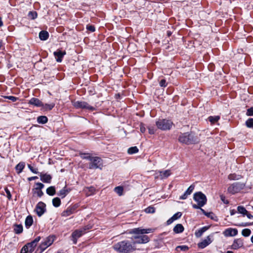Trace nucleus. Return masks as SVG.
<instances>
[{"instance_id": "1", "label": "nucleus", "mask_w": 253, "mask_h": 253, "mask_svg": "<svg viewBox=\"0 0 253 253\" xmlns=\"http://www.w3.org/2000/svg\"><path fill=\"white\" fill-rule=\"evenodd\" d=\"M153 231V229L152 228H135L129 230L128 233L135 234L130 238L132 243L135 246L137 244H145L148 242L149 241L148 236L144 234L152 232Z\"/></svg>"}, {"instance_id": "2", "label": "nucleus", "mask_w": 253, "mask_h": 253, "mask_svg": "<svg viewBox=\"0 0 253 253\" xmlns=\"http://www.w3.org/2000/svg\"><path fill=\"white\" fill-rule=\"evenodd\" d=\"M113 248L118 253H130L136 250L135 246L131 241L125 240L115 244Z\"/></svg>"}, {"instance_id": "3", "label": "nucleus", "mask_w": 253, "mask_h": 253, "mask_svg": "<svg viewBox=\"0 0 253 253\" xmlns=\"http://www.w3.org/2000/svg\"><path fill=\"white\" fill-rule=\"evenodd\" d=\"M178 141L180 143L190 145L199 142L198 138L191 132L180 133L178 136Z\"/></svg>"}, {"instance_id": "4", "label": "nucleus", "mask_w": 253, "mask_h": 253, "mask_svg": "<svg viewBox=\"0 0 253 253\" xmlns=\"http://www.w3.org/2000/svg\"><path fill=\"white\" fill-rule=\"evenodd\" d=\"M158 128L162 130H168L171 128L173 126L172 121L167 119H159L156 122Z\"/></svg>"}, {"instance_id": "5", "label": "nucleus", "mask_w": 253, "mask_h": 253, "mask_svg": "<svg viewBox=\"0 0 253 253\" xmlns=\"http://www.w3.org/2000/svg\"><path fill=\"white\" fill-rule=\"evenodd\" d=\"M103 166L102 159L99 157H93L89 164L88 168L89 169H101Z\"/></svg>"}, {"instance_id": "6", "label": "nucleus", "mask_w": 253, "mask_h": 253, "mask_svg": "<svg viewBox=\"0 0 253 253\" xmlns=\"http://www.w3.org/2000/svg\"><path fill=\"white\" fill-rule=\"evenodd\" d=\"M193 199L197 204L204 206L207 202L206 196L202 192H197L193 195Z\"/></svg>"}, {"instance_id": "7", "label": "nucleus", "mask_w": 253, "mask_h": 253, "mask_svg": "<svg viewBox=\"0 0 253 253\" xmlns=\"http://www.w3.org/2000/svg\"><path fill=\"white\" fill-rule=\"evenodd\" d=\"M245 187V183L235 182L228 188V192L232 194L238 193Z\"/></svg>"}, {"instance_id": "8", "label": "nucleus", "mask_w": 253, "mask_h": 253, "mask_svg": "<svg viewBox=\"0 0 253 253\" xmlns=\"http://www.w3.org/2000/svg\"><path fill=\"white\" fill-rule=\"evenodd\" d=\"M74 106L77 109H86L90 111H94L95 108L90 106L87 103L82 101H77L74 102Z\"/></svg>"}, {"instance_id": "9", "label": "nucleus", "mask_w": 253, "mask_h": 253, "mask_svg": "<svg viewBox=\"0 0 253 253\" xmlns=\"http://www.w3.org/2000/svg\"><path fill=\"white\" fill-rule=\"evenodd\" d=\"M54 241L53 238L52 236H48L42 242L39 246V249L41 250V252H43L48 247L51 245Z\"/></svg>"}, {"instance_id": "10", "label": "nucleus", "mask_w": 253, "mask_h": 253, "mask_svg": "<svg viewBox=\"0 0 253 253\" xmlns=\"http://www.w3.org/2000/svg\"><path fill=\"white\" fill-rule=\"evenodd\" d=\"M35 211L38 216L41 217L46 211V205L42 202H39L36 206Z\"/></svg>"}, {"instance_id": "11", "label": "nucleus", "mask_w": 253, "mask_h": 253, "mask_svg": "<svg viewBox=\"0 0 253 253\" xmlns=\"http://www.w3.org/2000/svg\"><path fill=\"white\" fill-rule=\"evenodd\" d=\"M84 234V231L81 229L76 230L74 231L72 234L74 244H76L77 242V239L81 237Z\"/></svg>"}, {"instance_id": "12", "label": "nucleus", "mask_w": 253, "mask_h": 253, "mask_svg": "<svg viewBox=\"0 0 253 253\" xmlns=\"http://www.w3.org/2000/svg\"><path fill=\"white\" fill-rule=\"evenodd\" d=\"M65 51H62L60 49H57L54 51L53 54L56 58L57 62H61L62 61L63 56L66 54Z\"/></svg>"}, {"instance_id": "13", "label": "nucleus", "mask_w": 253, "mask_h": 253, "mask_svg": "<svg viewBox=\"0 0 253 253\" xmlns=\"http://www.w3.org/2000/svg\"><path fill=\"white\" fill-rule=\"evenodd\" d=\"M244 246V242L243 239L241 238L235 239L231 246V249L233 250H237L242 248Z\"/></svg>"}, {"instance_id": "14", "label": "nucleus", "mask_w": 253, "mask_h": 253, "mask_svg": "<svg viewBox=\"0 0 253 253\" xmlns=\"http://www.w3.org/2000/svg\"><path fill=\"white\" fill-rule=\"evenodd\" d=\"M195 188V185L194 184L191 185L187 189V190L184 193V194L179 197L180 200H185L187 198L188 196L190 195Z\"/></svg>"}, {"instance_id": "15", "label": "nucleus", "mask_w": 253, "mask_h": 253, "mask_svg": "<svg viewBox=\"0 0 253 253\" xmlns=\"http://www.w3.org/2000/svg\"><path fill=\"white\" fill-rule=\"evenodd\" d=\"M211 242L212 241L211 240L210 236H208L205 240L198 244V247L199 248L204 249L208 246L209 244H210Z\"/></svg>"}, {"instance_id": "16", "label": "nucleus", "mask_w": 253, "mask_h": 253, "mask_svg": "<svg viewBox=\"0 0 253 253\" xmlns=\"http://www.w3.org/2000/svg\"><path fill=\"white\" fill-rule=\"evenodd\" d=\"M29 104L36 107H42L43 103L38 98L33 97L29 101Z\"/></svg>"}, {"instance_id": "17", "label": "nucleus", "mask_w": 253, "mask_h": 253, "mask_svg": "<svg viewBox=\"0 0 253 253\" xmlns=\"http://www.w3.org/2000/svg\"><path fill=\"white\" fill-rule=\"evenodd\" d=\"M41 180L44 183H50L52 179V177L50 174H40Z\"/></svg>"}, {"instance_id": "18", "label": "nucleus", "mask_w": 253, "mask_h": 253, "mask_svg": "<svg viewBox=\"0 0 253 253\" xmlns=\"http://www.w3.org/2000/svg\"><path fill=\"white\" fill-rule=\"evenodd\" d=\"M238 234V230L236 228H228L225 231V235L227 236H235Z\"/></svg>"}, {"instance_id": "19", "label": "nucleus", "mask_w": 253, "mask_h": 253, "mask_svg": "<svg viewBox=\"0 0 253 253\" xmlns=\"http://www.w3.org/2000/svg\"><path fill=\"white\" fill-rule=\"evenodd\" d=\"M182 215V213L180 212H177L174 214L173 215V216L170 217L169 219L167 221V223L168 225H169L171 224L174 220L179 218L181 217Z\"/></svg>"}, {"instance_id": "20", "label": "nucleus", "mask_w": 253, "mask_h": 253, "mask_svg": "<svg viewBox=\"0 0 253 253\" xmlns=\"http://www.w3.org/2000/svg\"><path fill=\"white\" fill-rule=\"evenodd\" d=\"M70 189H68L66 186H65L63 189L59 191L57 193V195L62 198H64L70 192Z\"/></svg>"}, {"instance_id": "21", "label": "nucleus", "mask_w": 253, "mask_h": 253, "mask_svg": "<svg viewBox=\"0 0 253 253\" xmlns=\"http://www.w3.org/2000/svg\"><path fill=\"white\" fill-rule=\"evenodd\" d=\"M75 210V209L73 207H68L66 210L64 211L62 213L61 215L62 216H68L72 214L74 211Z\"/></svg>"}, {"instance_id": "22", "label": "nucleus", "mask_w": 253, "mask_h": 253, "mask_svg": "<svg viewBox=\"0 0 253 253\" xmlns=\"http://www.w3.org/2000/svg\"><path fill=\"white\" fill-rule=\"evenodd\" d=\"M33 223V219L31 215L27 216L25 221V227L27 228H29Z\"/></svg>"}, {"instance_id": "23", "label": "nucleus", "mask_w": 253, "mask_h": 253, "mask_svg": "<svg viewBox=\"0 0 253 253\" xmlns=\"http://www.w3.org/2000/svg\"><path fill=\"white\" fill-rule=\"evenodd\" d=\"M209 229V227L208 226H204L197 231H196L195 233V235L197 237H200L203 234L206 232L208 229Z\"/></svg>"}, {"instance_id": "24", "label": "nucleus", "mask_w": 253, "mask_h": 253, "mask_svg": "<svg viewBox=\"0 0 253 253\" xmlns=\"http://www.w3.org/2000/svg\"><path fill=\"white\" fill-rule=\"evenodd\" d=\"M184 227L181 224H176L173 228V232L175 233H181L184 231Z\"/></svg>"}, {"instance_id": "25", "label": "nucleus", "mask_w": 253, "mask_h": 253, "mask_svg": "<svg viewBox=\"0 0 253 253\" xmlns=\"http://www.w3.org/2000/svg\"><path fill=\"white\" fill-rule=\"evenodd\" d=\"M49 37L48 33L46 31H42L39 33V38L42 41L46 40Z\"/></svg>"}, {"instance_id": "26", "label": "nucleus", "mask_w": 253, "mask_h": 253, "mask_svg": "<svg viewBox=\"0 0 253 253\" xmlns=\"http://www.w3.org/2000/svg\"><path fill=\"white\" fill-rule=\"evenodd\" d=\"M25 167V163L24 162H20L15 167L16 170L18 173H21Z\"/></svg>"}, {"instance_id": "27", "label": "nucleus", "mask_w": 253, "mask_h": 253, "mask_svg": "<svg viewBox=\"0 0 253 253\" xmlns=\"http://www.w3.org/2000/svg\"><path fill=\"white\" fill-rule=\"evenodd\" d=\"M14 231L16 234H19L23 232V226L22 224H15Z\"/></svg>"}, {"instance_id": "28", "label": "nucleus", "mask_w": 253, "mask_h": 253, "mask_svg": "<svg viewBox=\"0 0 253 253\" xmlns=\"http://www.w3.org/2000/svg\"><path fill=\"white\" fill-rule=\"evenodd\" d=\"M160 176L162 179L166 178L169 176L171 173L170 170H166L164 171H160Z\"/></svg>"}, {"instance_id": "29", "label": "nucleus", "mask_w": 253, "mask_h": 253, "mask_svg": "<svg viewBox=\"0 0 253 253\" xmlns=\"http://www.w3.org/2000/svg\"><path fill=\"white\" fill-rule=\"evenodd\" d=\"M48 121L47 118L45 116H40L37 118V122L40 124H44Z\"/></svg>"}, {"instance_id": "30", "label": "nucleus", "mask_w": 253, "mask_h": 253, "mask_svg": "<svg viewBox=\"0 0 253 253\" xmlns=\"http://www.w3.org/2000/svg\"><path fill=\"white\" fill-rule=\"evenodd\" d=\"M46 192L48 195L53 196L56 193L55 188L54 186H51L46 189Z\"/></svg>"}, {"instance_id": "31", "label": "nucleus", "mask_w": 253, "mask_h": 253, "mask_svg": "<svg viewBox=\"0 0 253 253\" xmlns=\"http://www.w3.org/2000/svg\"><path fill=\"white\" fill-rule=\"evenodd\" d=\"M52 205L54 207H59L61 205V200L59 198L56 197L52 199Z\"/></svg>"}, {"instance_id": "32", "label": "nucleus", "mask_w": 253, "mask_h": 253, "mask_svg": "<svg viewBox=\"0 0 253 253\" xmlns=\"http://www.w3.org/2000/svg\"><path fill=\"white\" fill-rule=\"evenodd\" d=\"M219 119L220 117L219 116H210L208 118V120L211 123V124H214L218 122Z\"/></svg>"}, {"instance_id": "33", "label": "nucleus", "mask_w": 253, "mask_h": 253, "mask_svg": "<svg viewBox=\"0 0 253 253\" xmlns=\"http://www.w3.org/2000/svg\"><path fill=\"white\" fill-rule=\"evenodd\" d=\"M55 106L54 103L51 104H43V106H42V108L44 110H51Z\"/></svg>"}, {"instance_id": "34", "label": "nucleus", "mask_w": 253, "mask_h": 253, "mask_svg": "<svg viewBox=\"0 0 253 253\" xmlns=\"http://www.w3.org/2000/svg\"><path fill=\"white\" fill-rule=\"evenodd\" d=\"M138 152V149L136 146L130 147L127 150V153L129 154H133Z\"/></svg>"}, {"instance_id": "35", "label": "nucleus", "mask_w": 253, "mask_h": 253, "mask_svg": "<svg viewBox=\"0 0 253 253\" xmlns=\"http://www.w3.org/2000/svg\"><path fill=\"white\" fill-rule=\"evenodd\" d=\"M32 243L33 242L32 241L30 243L26 244V246L29 249V252L30 253H32L34 251L35 248L37 246V245H36L35 243H33V244Z\"/></svg>"}, {"instance_id": "36", "label": "nucleus", "mask_w": 253, "mask_h": 253, "mask_svg": "<svg viewBox=\"0 0 253 253\" xmlns=\"http://www.w3.org/2000/svg\"><path fill=\"white\" fill-rule=\"evenodd\" d=\"M37 12L35 11H29L28 14V17L32 20L36 19L37 17Z\"/></svg>"}, {"instance_id": "37", "label": "nucleus", "mask_w": 253, "mask_h": 253, "mask_svg": "<svg viewBox=\"0 0 253 253\" xmlns=\"http://www.w3.org/2000/svg\"><path fill=\"white\" fill-rule=\"evenodd\" d=\"M242 177L241 175L235 173L230 174L228 175V179L230 180H239Z\"/></svg>"}, {"instance_id": "38", "label": "nucleus", "mask_w": 253, "mask_h": 253, "mask_svg": "<svg viewBox=\"0 0 253 253\" xmlns=\"http://www.w3.org/2000/svg\"><path fill=\"white\" fill-rule=\"evenodd\" d=\"M237 210L239 213L242 214L244 216L245 215V214L247 213L248 211L243 206H241L237 207Z\"/></svg>"}, {"instance_id": "39", "label": "nucleus", "mask_w": 253, "mask_h": 253, "mask_svg": "<svg viewBox=\"0 0 253 253\" xmlns=\"http://www.w3.org/2000/svg\"><path fill=\"white\" fill-rule=\"evenodd\" d=\"M251 234V231L250 229L246 228L244 229L242 231V235L244 237H248Z\"/></svg>"}, {"instance_id": "40", "label": "nucleus", "mask_w": 253, "mask_h": 253, "mask_svg": "<svg viewBox=\"0 0 253 253\" xmlns=\"http://www.w3.org/2000/svg\"><path fill=\"white\" fill-rule=\"evenodd\" d=\"M114 191L119 196H122L123 193V188L122 186H118L115 188Z\"/></svg>"}, {"instance_id": "41", "label": "nucleus", "mask_w": 253, "mask_h": 253, "mask_svg": "<svg viewBox=\"0 0 253 253\" xmlns=\"http://www.w3.org/2000/svg\"><path fill=\"white\" fill-rule=\"evenodd\" d=\"M246 125L248 127L253 128V119L249 118L246 122Z\"/></svg>"}, {"instance_id": "42", "label": "nucleus", "mask_w": 253, "mask_h": 253, "mask_svg": "<svg viewBox=\"0 0 253 253\" xmlns=\"http://www.w3.org/2000/svg\"><path fill=\"white\" fill-rule=\"evenodd\" d=\"M81 157L83 159L88 160L90 161L93 157L90 156L89 153H83L81 154Z\"/></svg>"}, {"instance_id": "43", "label": "nucleus", "mask_w": 253, "mask_h": 253, "mask_svg": "<svg viewBox=\"0 0 253 253\" xmlns=\"http://www.w3.org/2000/svg\"><path fill=\"white\" fill-rule=\"evenodd\" d=\"M145 211L148 213H153L155 212V209L153 207L150 206L145 209Z\"/></svg>"}, {"instance_id": "44", "label": "nucleus", "mask_w": 253, "mask_h": 253, "mask_svg": "<svg viewBox=\"0 0 253 253\" xmlns=\"http://www.w3.org/2000/svg\"><path fill=\"white\" fill-rule=\"evenodd\" d=\"M178 249H180V251H181L186 252L189 249V248L187 246L182 245L177 246L176 248V250H177Z\"/></svg>"}, {"instance_id": "45", "label": "nucleus", "mask_w": 253, "mask_h": 253, "mask_svg": "<svg viewBox=\"0 0 253 253\" xmlns=\"http://www.w3.org/2000/svg\"><path fill=\"white\" fill-rule=\"evenodd\" d=\"M253 225V222H242L241 223H239L237 226H241V227H245Z\"/></svg>"}, {"instance_id": "46", "label": "nucleus", "mask_w": 253, "mask_h": 253, "mask_svg": "<svg viewBox=\"0 0 253 253\" xmlns=\"http://www.w3.org/2000/svg\"><path fill=\"white\" fill-rule=\"evenodd\" d=\"M86 29L91 32H93L95 31V27L93 25H86Z\"/></svg>"}, {"instance_id": "47", "label": "nucleus", "mask_w": 253, "mask_h": 253, "mask_svg": "<svg viewBox=\"0 0 253 253\" xmlns=\"http://www.w3.org/2000/svg\"><path fill=\"white\" fill-rule=\"evenodd\" d=\"M4 98L8 99L11 100L12 102H15L18 99L17 97L13 96H5Z\"/></svg>"}, {"instance_id": "48", "label": "nucleus", "mask_w": 253, "mask_h": 253, "mask_svg": "<svg viewBox=\"0 0 253 253\" xmlns=\"http://www.w3.org/2000/svg\"><path fill=\"white\" fill-rule=\"evenodd\" d=\"M246 115L248 116H253V107H251L248 109L247 111Z\"/></svg>"}, {"instance_id": "49", "label": "nucleus", "mask_w": 253, "mask_h": 253, "mask_svg": "<svg viewBox=\"0 0 253 253\" xmlns=\"http://www.w3.org/2000/svg\"><path fill=\"white\" fill-rule=\"evenodd\" d=\"M159 84L161 87H166L167 86V83L165 79H162L160 81Z\"/></svg>"}, {"instance_id": "50", "label": "nucleus", "mask_w": 253, "mask_h": 253, "mask_svg": "<svg viewBox=\"0 0 253 253\" xmlns=\"http://www.w3.org/2000/svg\"><path fill=\"white\" fill-rule=\"evenodd\" d=\"M37 187L35 188V190H42L44 187V185L40 182H37L36 183Z\"/></svg>"}, {"instance_id": "51", "label": "nucleus", "mask_w": 253, "mask_h": 253, "mask_svg": "<svg viewBox=\"0 0 253 253\" xmlns=\"http://www.w3.org/2000/svg\"><path fill=\"white\" fill-rule=\"evenodd\" d=\"M28 168L30 169V170L34 173H36V174H37L39 173L38 171V169H34L32 166H31L30 165H28Z\"/></svg>"}, {"instance_id": "52", "label": "nucleus", "mask_w": 253, "mask_h": 253, "mask_svg": "<svg viewBox=\"0 0 253 253\" xmlns=\"http://www.w3.org/2000/svg\"><path fill=\"white\" fill-rule=\"evenodd\" d=\"M148 129L149 133L151 134H153L156 132V129L154 126H148Z\"/></svg>"}, {"instance_id": "53", "label": "nucleus", "mask_w": 253, "mask_h": 253, "mask_svg": "<svg viewBox=\"0 0 253 253\" xmlns=\"http://www.w3.org/2000/svg\"><path fill=\"white\" fill-rule=\"evenodd\" d=\"M20 253H30L29 252V249L28 248L27 246L26 245L21 249Z\"/></svg>"}, {"instance_id": "54", "label": "nucleus", "mask_w": 253, "mask_h": 253, "mask_svg": "<svg viewBox=\"0 0 253 253\" xmlns=\"http://www.w3.org/2000/svg\"><path fill=\"white\" fill-rule=\"evenodd\" d=\"M5 192L6 194V196L8 200H11V194L10 193V192L9 190L7 188H4Z\"/></svg>"}, {"instance_id": "55", "label": "nucleus", "mask_w": 253, "mask_h": 253, "mask_svg": "<svg viewBox=\"0 0 253 253\" xmlns=\"http://www.w3.org/2000/svg\"><path fill=\"white\" fill-rule=\"evenodd\" d=\"M220 198L223 203L225 204H228L229 203L228 201L227 200H226L225 197L223 195H220Z\"/></svg>"}, {"instance_id": "56", "label": "nucleus", "mask_w": 253, "mask_h": 253, "mask_svg": "<svg viewBox=\"0 0 253 253\" xmlns=\"http://www.w3.org/2000/svg\"><path fill=\"white\" fill-rule=\"evenodd\" d=\"M139 126H140V130L141 132L144 133L146 131V128H145L144 124L143 123H141L140 124Z\"/></svg>"}, {"instance_id": "57", "label": "nucleus", "mask_w": 253, "mask_h": 253, "mask_svg": "<svg viewBox=\"0 0 253 253\" xmlns=\"http://www.w3.org/2000/svg\"><path fill=\"white\" fill-rule=\"evenodd\" d=\"M41 240V237L40 236H38L37 237H36L33 241H32L33 242V243H35L36 245H37V243L40 241Z\"/></svg>"}, {"instance_id": "58", "label": "nucleus", "mask_w": 253, "mask_h": 253, "mask_svg": "<svg viewBox=\"0 0 253 253\" xmlns=\"http://www.w3.org/2000/svg\"><path fill=\"white\" fill-rule=\"evenodd\" d=\"M203 206H201L200 204H193L192 207L195 209H201V208L203 207Z\"/></svg>"}, {"instance_id": "59", "label": "nucleus", "mask_w": 253, "mask_h": 253, "mask_svg": "<svg viewBox=\"0 0 253 253\" xmlns=\"http://www.w3.org/2000/svg\"><path fill=\"white\" fill-rule=\"evenodd\" d=\"M38 190V191L37 192V195L39 197H41L43 195V192L42 191V190Z\"/></svg>"}, {"instance_id": "60", "label": "nucleus", "mask_w": 253, "mask_h": 253, "mask_svg": "<svg viewBox=\"0 0 253 253\" xmlns=\"http://www.w3.org/2000/svg\"><path fill=\"white\" fill-rule=\"evenodd\" d=\"M38 177L37 176H32V177H28V180L29 181H32V180H35L36 179H38Z\"/></svg>"}, {"instance_id": "61", "label": "nucleus", "mask_w": 253, "mask_h": 253, "mask_svg": "<svg viewBox=\"0 0 253 253\" xmlns=\"http://www.w3.org/2000/svg\"><path fill=\"white\" fill-rule=\"evenodd\" d=\"M91 228V226H86L84 227V228H82L81 229H83V231H84V233L85 232V231Z\"/></svg>"}, {"instance_id": "62", "label": "nucleus", "mask_w": 253, "mask_h": 253, "mask_svg": "<svg viewBox=\"0 0 253 253\" xmlns=\"http://www.w3.org/2000/svg\"><path fill=\"white\" fill-rule=\"evenodd\" d=\"M245 215H247L248 218L249 219H251L253 217V216L251 213H250L248 211H247V213L245 214Z\"/></svg>"}, {"instance_id": "63", "label": "nucleus", "mask_w": 253, "mask_h": 253, "mask_svg": "<svg viewBox=\"0 0 253 253\" xmlns=\"http://www.w3.org/2000/svg\"><path fill=\"white\" fill-rule=\"evenodd\" d=\"M230 212L231 215H233L236 213V211L235 210L233 209V210H231L230 211Z\"/></svg>"}, {"instance_id": "64", "label": "nucleus", "mask_w": 253, "mask_h": 253, "mask_svg": "<svg viewBox=\"0 0 253 253\" xmlns=\"http://www.w3.org/2000/svg\"><path fill=\"white\" fill-rule=\"evenodd\" d=\"M213 213L212 212H207L206 214H204V215H206L208 217H210V215L212 214Z\"/></svg>"}]
</instances>
